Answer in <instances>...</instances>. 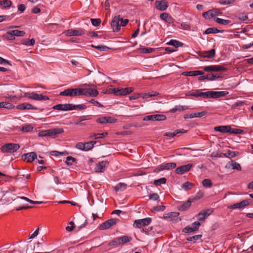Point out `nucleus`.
I'll list each match as a JSON object with an SVG mask.
<instances>
[{"label": "nucleus", "mask_w": 253, "mask_h": 253, "mask_svg": "<svg viewBox=\"0 0 253 253\" xmlns=\"http://www.w3.org/2000/svg\"><path fill=\"white\" fill-rule=\"evenodd\" d=\"M64 33L67 36H80L84 34V31L82 29H71L65 31Z\"/></svg>", "instance_id": "5"}, {"label": "nucleus", "mask_w": 253, "mask_h": 253, "mask_svg": "<svg viewBox=\"0 0 253 253\" xmlns=\"http://www.w3.org/2000/svg\"><path fill=\"white\" fill-rule=\"evenodd\" d=\"M188 109V107L187 106L177 105L175 106V110L177 111H182Z\"/></svg>", "instance_id": "58"}, {"label": "nucleus", "mask_w": 253, "mask_h": 253, "mask_svg": "<svg viewBox=\"0 0 253 253\" xmlns=\"http://www.w3.org/2000/svg\"><path fill=\"white\" fill-rule=\"evenodd\" d=\"M179 215L178 212H170L169 213H166L164 214V217L165 218H170L171 217H176Z\"/></svg>", "instance_id": "38"}, {"label": "nucleus", "mask_w": 253, "mask_h": 253, "mask_svg": "<svg viewBox=\"0 0 253 253\" xmlns=\"http://www.w3.org/2000/svg\"><path fill=\"white\" fill-rule=\"evenodd\" d=\"M90 118L87 116H83L78 118L77 122L75 123V125H78L81 124V122L84 121L89 120Z\"/></svg>", "instance_id": "47"}, {"label": "nucleus", "mask_w": 253, "mask_h": 253, "mask_svg": "<svg viewBox=\"0 0 253 253\" xmlns=\"http://www.w3.org/2000/svg\"><path fill=\"white\" fill-rule=\"evenodd\" d=\"M35 43V41L34 39H32L30 40H25L22 42V43L27 46L33 45Z\"/></svg>", "instance_id": "52"}, {"label": "nucleus", "mask_w": 253, "mask_h": 253, "mask_svg": "<svg viewBox=\"0 0 253 253\" xmlns=\"http://www.w3.org/2000/svg\"><path fill=\"white\" fill-rule=\"evenodd\" d=\"M37 157L35 152H30L25 154L22 156V158L24 161L30 163L34 161Z\"/></svg>", "instance_id": "16"}, {"label": "nucleus", "mask_w": 253, "mask_h": 253, "mask_svg": "<svg viewBox=\"0 0 253 253\" xmlns=\"http://www.w3.org/2000/svg\"><path fill=\"white\" fill-rule=\"evenodd\" d=\"M168 3L167 1H156L155 6L160 11L165 10L168 7Z\"/></svg>", "instance_id": "18"}, {"label": "nucleus", "mask_w": 253, "mask_h": 253, "mask_svg": "<svg viewBox=\"0 0 253 253\" xmlns=\"http://www.w3.org/2000/svg\"><path fill=\"white\" fill-rule=\"evenodd\" d=\"M33 129V127L31 125H28L22 127V130L24 132H30Z\"/></svg>", "instance_id": "53"}, {"label": "nucleus", "mask_w": 253, "mask_h": 253, "mask_svg": "<svg viewBox=\"0 0 253 253\" xmlns=\"http://www.w3.org/2000/svg\"><path fill=\"white\" fill-rule=\"evenodd\" d=\"M218 32H219V30L216 28H209L204 32V34H209L211 33H217Z\"/></svg>", "instance_id": "43"}, {"label": "nucleus", "mask_w": 253, "mask_h": 253, "mask_svg": "<svg viewBox=\"0 0 253 253\" xmlns=\"http://www.w3.org/2000/svg\"><path fill=\"white\" fill-rule=\"evenodd\" d=\"M202 55L205 57L211 58L215 55V50L211 49L209 51H204L202 52Z\"/></svg>", "instance_id": "27"}, {"label": "nucleus", "mask_w": 253, "mask_h": 253, "mask_svg": "<svg viewBox=\"0 0 253 253\" xmlns=\"http://www.w3.org/2000/svg\"><path fill=\"white\" fill-rule=\"evenodd\" d=\"M239 154L238 151H232L231 150H227L225 154H224V156L226 157L232 158L236 157Z\"/></svg>", "instance_id": "29"}, {"label": "nucleus", "mask_w": 253, "mask_h": 253, "mask_svg": "<svg viewBox=\"0 0 253 253\" xmlns=\"http://www.w3.org/2000/svg\"><path fill=\"white\" fill-rule=\"evenodd\" d=\"M201 224L199 222L196 221L193 223L191 225L186 226L183 229V232L185 233H191L198 230Z\"/></svg>", "instance_id": "10"}, {"label": "nucleus", "mask_w": 253, "mask_h": 253, "mask_svg": "<svg viewBox=\"0 0 253 253\" xmlns=\"http://www.w3.org/2000/svg\"><path fill=\"white\" fill-rule=\"evenodd\" d=\"M72 110H84L86 108V106L84 104H79V105H74L72 104Z\"/></svg>", "instance_id": "49"}, {"label": "nucleus", "mask_w": 253, "mask_h": 253, "mask_svg": "<svg viewBox=\"0 0 253 253\" xmlns=\"http://www.w3.org/2000/svg\"><path fill=\"white\" fill-rule=\"evenodd\" d=\"M238 18L242 21H245L248 19V16L244 13H240L238 16Z\"/></svg>", "instance_id": "64"}, {"label": "nucleus", "mask_w": 253, "mask_h": 253, "mask_svg": "<svg viewBox=\"0 0 253 253\" xmlns=\"http://www.w3.org/2000/svg\"><path fill=\"white\" fill-rule=\"evenodd\" d=\"M96 143V141H91L84 143V151L91 150L93 147L94 144H95Z\"/></svg>", "instance_id": "28"}, {"label": "nucleus", "mask_w": 253, "mask_h": 253, "mask_svg": "<svg viewBox=\"0 0 253 253\" xmlns=\"http://www.w3.org/2000/svg\"><path fill=\"white\" fill-rule=\"evenodd\" d=\"M63 105L64 111L72 110V104H64Z\"/></svg>", "instance_id": "62"}, {"label": "nucleus", "mask_w": 253, "mask_h": 253, "mask_svg": "<svg viewBox=\"0 0 253 253\" xmlns=\"http://www.w3.org/2000/svg\"><path fill=\"white\" fill-rule=\"evenodd\" d=\"M134 90V88L132 87H128L123 88L124 95H126L132 92Z\"/></svg>", "instance_id": "56"}, {"label": "nucleus", "mask_w": 253, "mask_h": 253, "mask_svg": "<svg viewBox=\"0 0 253 253\" xmlns=\"http://www.w3.org/2000/svg\"><path fill=\"white\" fill-rule=\"evenodd\" d=\"M202 184L205 187L210 188L212 186V183L211 179H204L202 181Z\"/></svg>", "instance_id": "40"}, {"label": "nucleus", "mask_w": 253, "mask_h": 253, "mask_svg": "<svg viewBox=\"0 0 253 253\" xmlns=\"http://www.w3.org/2000/svg\"><path fill=\"white\" fill-rule=\"evenodd\" d=\"M166 179L164 177L161 178L159 179L155 180L154 182V184L156 186H159L162 184H165L166 182Z\"/></svg>", "instance_id": "46"}, {"label": "nucleus", "mask_w": 253, "mask_h": 253, "mask_svg": "<svg viewBox=\"0 0 253 253\" xmlns=\"http://www.w3.org/2000/svg\"><path fill=\"white\" fill-rule=\"evenodd\" d=\"M24 96L33 100L38 101L49 100V98L47 96L43 95L42 94H37L34 92H25L24 94Z\"/></svg>", "instance_id": "3"}, {"label": "nucleus", "mask_w": 253, "mask_h": 253, "mask_svg": "<svg viewBox=\"0 0 253 253\" xmlns=\"http://www.w3.org/2000/svg\"><path fill=\"white\" fill-rule=\"evenodd\" d=\"M151 222V219L149 217L135 220L133 223V226L136 228H141L142 226L149 225Z\"/></svg>", "instance_id": "6"}, {"label": "nucleus", "mask_w": 253, "mask_h": 253, "mask_svg": "<svg viewBox=\"0 0 253 253\" xmlns=\"http://www.w3.org/2000/svg\"><path fill=\"white\" fill-rule=\"evenodd\" d=\"M119 238L121 244H124L125 243L129 242L132 239L131 237L128 236H124Z\"/></svg>", "instance_id": "35"}, {"label": "nucleus", "mask_w": 253, "mask_h": 253, "mask_svg": "<svg viewBox=\"0 0 253 253\" xmlns=\"http://www.w3.org/2000/svg\"><path fill=\"white\" fill-rule=\"evenodd\" d=\"M212 12H213V11H211V10H210L208 11L203 13V16L205 19H210L213 17V14Z\"/></svg>", "instance_id": "48"}, {"label": "nucleus", "mask_w": 253, "mask_h": 253, "mask_svg": "<svg viewBox=\"0 0 253 253\" xmlns=\"http://www.w3.org/2000/svg\"><path fill=\"white\" fill-rule=\"evenodd\" d=\"M194 186V184L192 183L186 181L182 185L181 187L184 190H188L191 189Z\"/></svg>", "instance_id": "34"}, {"label": "nucleus", "mask_w": 253, "mask_h": 253, "mask_svg": "<svg viewBox=\"0 0 253 253\" xmlns=\"http://www.w3.org/2000/svg\"><path fill=\"white\" fill-rule=\"evenodd\" d=\"M121 245L120 241L119 240V238H116L114 239L111 242H110L108 245L110 246H114V247H117L119 245Z\"/></svg>", "instance_id": "41"}, {"label": "nucleus", "mask_w": 253, "mask_h": 253, "mask_svg": "<svg viewBox=\"0 0 253 253\" xmlns=\"http://www.w3.org/2000/svg\"><path fill=\"white\" fill-rule=\"evenodd\" d=\"M11 5V1H0V8L2 9L8 7Z\"/></svg>", "instance_id": "42"}, {"label": "nucleus", "mask_w": 253, "mask_h": 253, "mask_svg": "<svg viewBox=\"0 0 253 253\" xmlns=\"http://www.w3.org/2000/svg\"><path fill=\"white\" fill-rule=\"evenodd\" d=\"M191 202L190 200H188L185 202L178 205L177 208L179 211H184L188 210L190 207Z\"/></svg>", "instance_id": "23"}, {"label": "nucleus", "mask_w": 253, "mask_h": 253, "mask_svg": "<svg viewBox=\"0 0 253 253\" xmlns=\"http://www.w3.org/2000/svg\"><path fill=\"white\" fill-rule=\"evenodd\" d=\"M76 159L71 156H68L66 158V164L68 166H71L72 165V163L75 162Z\"/></svg>", "instance_id": "51"}, {"label": "nucleus", "mask_w": 253, "mask_h": 253, "mask_svg": "<svg viewBox=\"0 0 253 253\" xmlns=\"http://www.w3.org/2000/svg\"><path fill=\"white\" fill-rule=\"evenodd\" d=\"M112 92L116 95H124L123 88H115L111 89Z\"/></svg>", "instance_id": "36"}, {"label": "nucleus", "mask_w": 253, "mask_h": 253, "mask_svg": "<svg viewBox=\"0 0 253 253\" xmlns=\"http://www.w3.org/2000/svg\"><path fill=\"white\" fill-rule=\"evenodd\" d=\"M158 94V92L156 91H152L151 92L141 94V97L143 98H148L150 97L157 96Z\"/></svg>", "instance_id": "33"}, {"label": "nucleus", "mask_w": 253, "mask_h": 253, "mask_svg": "<svg viewBox=\"0 0 253 253\" xmlns=\"http://www.w3.org/2000/svg\"><path fill=\"white\" fill-rule=\"evenodd\" d=\"M91 46L96 48V49H97L98 50H100V51H105L108 48V47L106 46H105V45H97V46H95V45H91Z\"/></svg>", "instance_id": "57"}, {"label": "nucleus", "mask_w": 253, "mask_h": 253, "mask_svg": "<svg viewBox=\"0 0 253 253\" xmlns=\"http://www.w3.org/2000/svg\"><path fill=\"white\" fill-rule=\"evenodd\" d=\"M215 21L218 24L226 25L229 23H230V21L228 20H225L219 18H217L215 19Z\"/></svg>", "instance_id": "39"}, {"label": "nucleus", "mask_w": 253, "mask_h": 253, "mask_svg": "<svg viewBox=\"0 0 253 253\" xmlns=\"http://www.w3.org/2000/svg\"><path fill=\"white\" fill-rule=\"evenodd\" d=\"M96 122L101 124H105L107 123L112 124L117 121V119L111 117H103L98 118L96 120Z\"/></svg>", "instance_id": "12"}, {"label": "nucleus", "mask_w": 253, "mask_h": 253, "mask_svg": "<svg viewBox=\"0 0 253 253\" xmlns=\"http://www.w3.org/2000/svg\"><path fill=\"white\" fill-rule=\"evenodd\" d=\"M6 34L10 36V37H8L9 39L12 40L14 39V36L23 37L25 35V32L24 31L15 30L7 31Z\"/></svg>", "instance_id": "11"}, {"label": "nucleus", "mask_w": 253, "mask_h": 253, "mask_svg": "<svg viewBox=\"0 0 253 253\" xmlns=\"http://www.w3.org/2000/svg\"><path fill=\"white\" fill-rule=\"evenodd\" d=\"M214 130L222 133L229 132L231 130V126H217L214 127Z\"/></svg>", "instance_id": "21"}, {"label": "nucleus", "mask_w": 253, "mask_h": 253, "mask_svg": "<svg viewBox=\"0 0 253 253\" xmlns=\"http://www.w3.org/2000/svg\"><path fill=\"white\" fill-rule=\"evenodd\" d=\"M207 114L206 111H202L201 112H194L190 114V118H201Z\"/></svg>", "instance_id": "30"}, {"label": "nucleus", "mask_w": 253, "mask_h": 253, "mask_svg": "<svg viewBox=\"0 0 253 253\" xmlns=\"http://www.w3.org/2000/svg\"><path fill=\"white\" fill-rule=\"evenodd\" d=\"M73 88H68L61 91L60 95L62 96H72Z\"/></svg>", "instance_id": "37"}, {"label": "nucleus", "mask_w": 253, "mask_h": 253, "mask_svg": "<svg viewBox=\"0 0 253 253\" xmlns=\"http://www.w3.org/2000/svg\"><path fill=\"white\" fill-rule=\"evenodd\" d=\"M118 219H110L104 223L101 224L99 226L100 230H103L109 228L110 227L116 225Z\"/></svg>", "instance_id": "8"}, {"label": "nucleus", "mask_w": 253, "mask_h": 253, "mask_svg": "<svg viewBox=\"0 0 253 253\" xmlns=\"http://www.w3.org/2000/svg\"><path fill=\"white\" fill-rule=\"evenodd\" d=\"M14 108V106L11 103L8 102H0V109L5 108L7 109H12Z\"/></svg>", "instance_id": "25"}, {"label": "nucleus", "mask_w": 253, "mask_h": 253, "mask_svg": "<svg viewBox=\"0 0 253 253\" xmlns=\"http://www.w3.org/2000/svg\"><path fill=\"white\" fill-rule=\"evenodd\" d=\"M192 167L193 165L190 164L181 166L176 169L175 172L178 174H182L184 173L189 171Z\"/></svg>", "instance_id": "13"}, {"label": "nucleus", "mask_w": 253, "mask_h": 253, "mask_svg": "<svg viewBox=\"0 0 253 253\" xmlns=\"http://www.w3.org/2000/svg\"><path fill=\"white\" fill-rule=\"evenodd\" d=\"M165 206H158L153 208V210L156 211H163L165 210Z\"/></svg>", "instance_id": "63"}, {"label": "nucleus", "mask_w": 253, "mask_h": 253, "mask_svg": "<svg viewBox=\"0 0 253 253\" xmlns=\"http://www.w3.org/2000/svg\"><path fill=\"white\" fill-rule=\"evenodd\" d=\"M176 167L175 163H168L161 165L159 168V170H170L174 169Z\"/></svg>", "instance_id": "19"}, {"label": "nucleus", "mask_w": 253, "mask_h": 253, "mask_svg": "<svg viewBox=\"0 0 253 253\" xmlns=\"http://www.w3.org/2000/svg\"><path fill=\"white\" fill-rule=\"evenodd\" d=\"M16 108L19 110H35L36 108L29 103H23L18 105Z\"/></svg>", "instance_id": "20"}, {"label": "nucleus", "mask_w": 253, "mask_h": 253, "mask_svg": "<svg viewBox=\"0 0 253 253\" xmlns=\"http://www.w3.org/2000/svg\"><path fill=\"white\" fill-rule=\"evenodd\" d=\"M231 168L233 169H237L238 170H241V167L239 163L235 162L234 161H232L230 164Z\"/></svg>", "instance_id": "45"}, {"label": "nucleus", "mask_w": 253, "mask_h": 253, "mask_svg": "<svg viewBox=\"0 0 253 253\" xmlns=\"http://www.w3.org/2000/svg\"><path fill=\"white\" fill-rule=\"evenodd\" d=\"M108 165V162L107 161H103L98 163L96 167L95 168L94 170L96 172H103L105 171L106 167Z\"/></svg>", "instance_id": "15"}, {"label": "nucleus", "mask_w": 253, "mask_h": 253, "mask_svg": "<svg viewBox=\"0 0 253 253\" xmlns=\"http://www.w3.org/2000/svg\"><path fill=\"white\" fill-rule=\"evenodd\" d=\"M120 18L119 15L115 16L111 21V25L114 32H117L120 29Z\"/></svg>", "instance_id": "14"}, {"label": "nucleus", "mask_w": 253, "mask_h": 253, "mask_svg": "<svg viewBox=\"0 0 253 253\" xmlns=\"http://www.w3.org/2000/svg\"><path fill=\"white\" fill-rule=\"evenodd\" d=\"M250 203V201L249 200H245L241 201L240 203H238V206L239 209H243L247 205H248Z\"/></svg>", "instance_id": "44"}, {"label": "nucleus", "mask_w": 253, "mask_h": 253, "mask_svg": "<svg viewBox=\"0 0 253 253\" xmlns=\"http://www.w3.org/2000/svg\"><path fill=\"white\" fill-rule=\"evenodd\" d=\"M20 146L16 143H6L0 147V150L3 153H14L17 151Z\"/></svg>", "instance_id": "2"}, {"label": "nucleus", "mask_w": 253, "mask_h": 253, "mask_svg": "<svg viewBox=\"0 0 253 253\" xmlns=\"http://www.w3.org/2000/svg\"><path fill=\"white\" fill-rule=\"evenodd\" d=\"M243 130L241 129L231 128V130L229 132L232 134H238L243 133Z\"/></svg>", "instance_id": "54"}, {"label": "nucleus", "mask_w": 253, "mask_h": 253, "mask_svg": "<svg viewBox=\"0 0 253 253\" xmlns=\"http://www.w3.org/2000/svg\"><path fill=\"white\" fill-rule=\"evenodd\" d=\"M92 24L94 26H98L100 25L101 20L99 19H91Z\"/></svg>", "instance_id": "59"}, {"label": "nucleus", "mask_w": 253, "mask_h": 253, "mask_svg": "<svg viewBox=\"0 0 253 253\" xmlns=\"http://www.w3.org/2000/svg\"><path fill=\"white\" fill-rule=\"evenodd\" d=\"M207 216L204 211L200 212L197 215V218L199 221H204Z\"/></svg>", "instance_id": "55"}, {"label": "nucleus", "mask_w": 253, "mask_h": 253, "mask_svg": "<svg viewBox=\"0 0 253 253\" xmlns=\"http://www.w3.org/2000/svg\"><path fill=\"white\" fill-rule=\"evenodd\" d=\"M160 18L162 20L169 23H171L172 20V17L167 13H163L161 14Z\"/></svg>", "instance_id": "26"}, {"label": "nucleus", "mask_w": 253, "mask_h": 253, "mask_svg": "<svg viewBox=\"0 0 253 253\" xmlns=\"http://www.w3.org/2000/svg\"><path fill=\"white\" fill-rule=\"evenodd\" d=\"M48 136L54 137L58 134L62 133L64 132L63 128H53L48 129Z\"/></svg>", "instance_id": "17"}, {"label": "nucleus", "mask_w": 253, "mask_h": 253, "mask_svg": "<svg viewBox=\"0 0 253 253\" xmlns=\"http://www.w3.org/2000/svg\"><path fill=\"white\" fill-rule=\"evenodd\" d=\"M228 92L226 91H209L205 92L197 91L196 93H193L192 95L196 96H203L204 98H217L220 97L226 96Z\"/></svg>", "instance_id": "1"}, {"label": "nucleus", "mask_w": 253, "mask_h": 253, "mask_svg": "<svg viewBox=\"0 0 253 253\" xmlns=\"http://www.w3.org/2000/svg\"><path fill=\"white\" fill-rule=\"evenodd\" d=\"M38 135L40 137L48 136V129L40 131L38 133Z\"/></svg>", "instance_id": "61"}, {"label": "nucleus", "mask_w": 253, "mask_h": 253, "mask_svg": "<svg viewBox=\"0 0 253 253\" xmlns=\"http://www.w3.org/2000/svg\"><path fill=\"white\" fill-rule=\"evenodd\" d=\"M107 134L108 133L106 132L101 133H94L90 136V138H94L95 139L103 138L107 136Z\"/></svg>", "instance_id": "31"}, {"label": "nucleus", "mask_w": 253, "mask_h": 253, "mask_svg": "<svg viewBox=\"0 0 253 253\" xmlns=\"http://www.w3.org/2000/svg\"><path fill=\"white\" fill-rule=\"evenodd\" d=\"M126 188V185L124 183H120L118 184L115 187V189L117 191H119V190L122 191V190L125 189Z\"/></svg>", "instance_id": "50"}, {"label": "nucleus", "mask_w": 253, "mask_h": 253, "mask_svg": "<svg viewBox=\"0 0 253 253\" xmlns=\"http://www.w3.org/2000/svg\"><path fill=\"white\" fill-rule=\"evenodd\" d=\"M204 74V72L201 71H192L184 72L182 73V75L186 76H197L199 75H202Z\"/></svg>", "instance_id": "24"}, {"label": "nucleus", "mask_w": 253, "mask_h": 253, "mask_svg": "<svg viewBox=\"0 0 253 253\" xmlns=\"http://www.w3.org/2000/svg\"><path fill=\"white\" fill-rule=\"evenodd\" d=\"M76 148L82 151H84V143L78 142L76 145Z\"/></svg>", "instance_id": "60"}, {"label": "nucleus", "mask_w": 253, "mask_h": 253, "mask_svg": "<svg viewBox=\"0 0 253 253\" xmlns=\"http://www.w3.org/2000/svg\"><path fill=\"white\" fill-rule=\"evenodd\" d=\"M220 76L218 74H209L205 76H202L199 77V80L200 81L207 79L210 81H214L219 78Z\"/></svg>", "instance_id": "22"}, {"label": "nucleus", "mask_w": 253, "mask_h": 253, "mask_svg": "<svg viewBox=\"0 0 253 253\" xmlns=\"http://www.w3.org/2000/svg\"><path fill=\"white\" fill-rule=\"evenodd\" d=\"M166 116L162 114H156L148 115L143 118L144 121H164L166 119Z\"/></svg>", "instance_id": "9"}, {"label": "nucleus", "mask_w": 253, "mask_h": 253, "mask_svg": "<svg viewBox=\"0 0 253 253\" xmlns=\"http://www.w3.org/2000/svg\"><path fill=\"white\" fill-rule=\"evenodd\" d=\"M167 44L172 45L175 47L181 46L183 45L182 42L175 40H171L169 42H167Z\"/></svg>", "instance_id": "32"}, {"label": "nucleus", "mask_w": 253, "mask_h": 253, "mask_svg": "<svg viewBox=\"0 0 253 253\" xmlns=\"http://www.w3.org/2000/svg\"><path fill=\"white\" fill-rule=\"evenodd\" d=\"M80 95H88L90 96H96L98 94V91L95 89L90 88H79Z\"/></svg>", "instance_id": "4"}, {"label": "nucleus", "mask_w": 253, "mask_h": 253, "mask_svg": "<svg viewBox=\"0 0 253 253\" xmlns=\"http://www.w3.org/2000/svg\"><path fill=\"white\" fill-rule=\"evenodd\" d=\"M204 70L206 72H219L225 71L226 69L224 67L219 65H212L205 66L203 68Z\"/></svg>", "instance_id": "7"}]
</instances>
